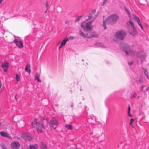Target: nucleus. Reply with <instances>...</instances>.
Wrapping results in <instances>:
<instances>
[{
	"label": "nucleus",
	"mask_w": 149,
	"mask_h": 149,
	"mask_svg": "<svg viewBox=\"0 0 149 149\" xmlns=\"http://www.w3.org/2000/svg\"><path fill=\"white\" fill-rule=\"evenodd\" d=\"M39 75L38 74H37L35 75V80H37V81L39 82H41V80L39 79Z\"/></svg>",
	"instance_id": "obj_18"
},
{
	"label": "nucleus",
	"mask_w": 149,
	"mask_h": 149,
	"mask_svg": "<svg viewBox=\"0 0 149 149\" xmlns=\"http://www.w3.org/2000/svg\"><path fill=\"white\" fill-rule=\"evenodd\" d=\"M126 54H128L127 53V52H126Z\"/></svg>",
	"instance_id": "obj_32"
},
{
	"label": "nucleus",
	"mask_w": 149,
	"mask_h": 149,
	"mask_svg": "<svg viewBox=\"0 0 149 149\" xmlns=\"http://www.w3.org/2000/svg\"><path fill=\"white\" fill-rule=\"evenodd\" d=\"M144 73H145L146 76L147 77V78L148 79H149L148 75V73L147 72V70H145V69H144Z\"/></svg>",
	"instance_id": "obj_22"
},
{
	"label": "nucleus",
	"mask_w": 149,
	"mask_h": 149,
	"mask_svg": "<svg viewBox=\"0 0 149 149\" xmlns=\"http://www.w3.org/2000/svg\"><path fill=\"white\" fill-rule=\"evenodd\" d=\"M119 17L116 14L111 15L108 17L105 20H104L103 26L104 29L106 28V25L108 24H113L116 22L119 19Z\"/></svg>",
	"instance_id": "obj_2"
},
{
	"label": "nucleus",
	"mask_w": 149,
	"mask_h": 149,
	"mask_svg": "<svg viewBox=\"0 0 149 149\" xmlns=\"http://www.w3.org/2000/svg\"><path fill=\"white\" fill-rule=\"evenodd\" d=\"M3 0H0V5L2 3V2L3 1Z\"/></svg>",
	"instance_id": "obj_29"
},
{
	"label": "nucleus",
	"mask_w": 149,
	"mask_h": 149,
	"mask_svg": "<svg viewBox=\"0 0 149 149\" xmlns=\"http://www.w3.org/2000/svg\"><path fill=\"white\" fill-rule=\"evenodd\" d=\"M68 40V39H66L65 38V39L63 40L61 42H59L58 43L57 45V46H59L58 47V49H60L63 47V46H65V45L67 42Z\"/></svg>",
	"instance_id": "obj_8"
},
{
	"label": "nucleus",
	"mask_w": 149,
	"mask_h": 149,
	"mask_svg": "<svg viewBox=\"0 0 149 149\" xmlns=\"http://www.w3.org/2000/svg\"><path fill=\"white\" fill-rule=\"evenodd\" d=\"M125 10L126 11L127 13L130 20H132V18H133L134 20L138 23V25L141 27L142 30H143V28L142 26V25L139 20V18L135 15L134 14H132L131 15H130L129 11L126 8H125Z\"/></svg>",
	"instance_id": "obj_4"
},
{
	"label": "nucleus",
	"mask_w": 149,
	"mask_h": 149,
	"mask_svg": "<svg viewBox=\"0 0 149 149\" xmlns=\"http://www.w3.org/2000/svg\"><path fill=\"white\" fill-rule=\"evenodd\" d=\"M128 116L130 117H132V115L130 114V112H129V111L128 112Z\"/></svg>",
	"instance_id": "obj_25"
},
{
	"label": "nucleus",
	"mask_w": 149,
	"mask_h": 149,
	"mask_svg": "<svg viewBox=\"0 0 149 149\" xmlns=\"http://www.w3.org/2000/svg\"><path fill=\"white\" fill-rule=\"evenodd\" d=\"M14 42L17 46L19 48H22L23 47V43L22 41V40L19 37H16L15 38L14 40Z\"/></svg>",
	"instance_id": "obj_7"
},
{
	"label": "nucleus",
	"mask_w": 149,
	"mask_h": 149,
	"mask_svg": "<svg viewBox=\"0 0 149 149\" xmlns=\"http://www.w3.org/2000/svg\"><path fill=\"white\" fill-rule=\"evenodd\" d=\"M148 67H149V65H148Z\"/></svg>",
	"instance_id": "obj_33"
},
{
	"label": "nucleus",
	"mask_w": 149,
	"mask_h": 149,
	"mask_svg": "<svg viewBox=\"0 0 149 149\" xmlns=\"http://www.w3.org/2000/svg\"><path fill=\"white\" fill-rule=\"evenodd\" d=\"M2 86V83L1 81H0V89L1 88Z\"/></svg>",
	"instance_id": "obj_27"
},
{
	"label": "nucleus",
	"mask_w": 149,
	"mask_h": 149,
	"mask_svg": "<svg viewBox=\"0 0 149 149\" xmlns=\"http://www.w3.org/2000/svg\"><path fill=\"white\" fill-rule=\"evenodd\" d=\"M2 149H7L6 147L4 146H2Z\"/></svg>",
	"instance_id": "obj_26"
},
{
	"label": "nucleus",
	"mask_w": 149,
	"mask_h": 149,
	"mask_svg": "<svg viewBox=\"0 0 149 149\" xmlns=\"http://www.w3.org/2000/svg\"><path fill=\"white\" fill-rule=\"evenodd\" d=\"M11 146L14 149H17L19 147V144L17 142H13L11 144Z\"/></svg>",
	"instance_id": "obj_10"
},
{
	"label": "nucleus",
	"mask_w": 149,
	"mask_h": 149,
	"mask_svg": "<svg viewBox=\"0 0 149 149\" xmlns=\"http://www.w3.org/2000/svg\"><path fill=\"white\" fill-rule=\"evenodd\" d=\"M21 137L22 138L24 139L27 141H30L32 139V138L30 136L28 133H24L22 134L21 135Z\"/></svg>",
	"instance_id": "obj_9"
},
{
	"label": "nucleus",
	"mask_w": 149,
	"mask_h": 149,
	"mask_svg": "<svg viewBox=\"0 0 149 149\" xmlns=\"http://www.w3.org/2000/svg\"><path fill=\"white\" fill-rule=\"evenodd\" d=\"M91 17L89 16L88 19L81 23V27L84 30L88 31L92 29L93 26L91 24L92 21L91 20Z\"/></svg>",
	"instance_id": "obj_3"
},
{
	"label": "nucleus",
	"mask_w": 149,
	"mask_h": 149,
	"mask_svg": "<svg viewBox=\"0 0 149 149\" xmlns=\"http://www.w3.org/2000/svg\"><path fill=\"white\" fill-rule=\"evenodd\" d=\"M125 35V32L123 30L118 31L116 33L115 37L116 38L122 40L124 38Z\"/></svg>",
	"instance_id": "obj_6"
},
{
	"label": "nucleus",
	"mask_w": 149,
	"mask_h": 149,
	"mask_svg": "<svg viewBox=\"0 0 149 149\" xmlns=\"http://www.w3.org/2000/svg\"><path fill=\"white\" fill-rule=\"evenodd\" d=\"M72 149H77V148H72Z\"/></svg>",
	"instance_id": "obj_31"
},
{
	"label": "nucleus",
	"mask_w": 149,
	"mask_h": 149,
	"mask_svg": "<svg viewBox=\"0 0 149 149\" xmlns=\"http://www.w3.org/2000/svg\"><path fill=\"white\" fill-rule=\"evenodd\" d=\"M41 149H47L46 145L42 143L41 145Z\"/></svg>",
	"instance_id": "obj_21"
},
{
	"label": "nucleus",
	"mask_w": 149,
	"mask_h": 149,
	"mask_svg": "<svg viewBox=\"0 0 149 149\" xmlns=\"http://www.w3.org/2000/svg\"><path fill=\"white\" fill-rule=\"evenodd\" d=\"M74 38V37H70L68 38H65L66 39H68V40H72Z\"/></svg>",
	"instance_id": "obj_23"
},
{
	"label": "nucleus",
	"mask_w": 149,
	"mask_h": 149,
	"mask_svg": "<svg viewBox=\"0 0 149 149\" xmlns=\"http://www.w3.org/2000/svg\"><path fill=\"white\" fill-rule=\"evenodd\" d=\"M79 35L84 38H89L94 36L93 35H88V34L85 35L81 31H80L79 32Z\"/></svg>",
	"instance_id": "obj_11"
},
{
	"label": "nucleus",
	"mask_w": 149,
	"mask_h": 149,
	"mask_svg": "<svg viewBox=\"0 0 149 149\" xmlns=\"http://www.w3.org/2000/svg\"><path fill=\"white\" fill-rule=\"evenodd\" d=\"M79 18L77 19L76 20V21H78L79 20Z\"/></svg>",
	"instance_id": "obj_30"
},
{
	"label": "nucleus",
	"mask_w": 149,
	"mask_h": 149,
	"mask_svg": "<svg viewBox=\"0 0 149 149\" xmlns=\"http://www.w3.org/2000/svg\"><path fill=\"white\" fill-rule=\"evenodd\" d=\"M127 25L129 26V31L130 34L134 36L136 35L137 32L134 27L133 23L130 21L127 23Z\"/></svg>",
	"instance_id": "obj_5"
},
{
	"label": "nucleus",
	"mask_w": 149,
	"mask_h": 149,
	"mask_svg": "<svg viewBox=\"0 0 149 149\" xmlns=\"http://www.w3.org/2000/svg\"><path fill=\"white\" fill-rule=\"evenodd\" d=\"M33 126L36 127L37 132L38 133L41 132L43 129L45 128L44 126L48 125H50L54 129H55L57 127L58 124V121L54 118H52L50 120H44L42 122H39L37 119H35L32 122Z\"/></svg>",
	"instance_id": "obj_1"
},
{
	"label": "nucleus",
	"mask_w": 149,
	"mask_h": 149,
	"mask_svg": "<svg viewBox=\"0 0 149 149\" xmlns=\"http://www.w3.org/2000/svg\"><path fill=\"white\" fill-rule=\"evenodd\" d=\"M65 127L69 130H72L73 128L72 126L71 125H66Z\"/></svg>",
	"instance_id": "obj_19"
},
{
	"label": "nucleus",
	"mask_w": 149,
	"mask_h": 149,
	"mask_svg": "<svg viewBox=\"0 0 149 149\" xmlns=\"http://www.w3.org/2000/svg\"><path fill=\"white\" fill-rule=\"evenodd\" d=\"M15 75V78L16 81V83L17 84H18V81H19L20 80L21 74L16 73Z\"/></svg>",
	"instance_id": "obj_14"
},
{
	"label": "nucleus",
	"mask_w": 149,
	"mask_h": 149,
	"mask_svg": "<svg viewBox=\"0 0 149 149\" xmlns=\"http://www.w3.org/2000/svg\"><path fill=\"white\" fill-rule=\"evenodd\" d=\"M9 66V64L8 63H3L2 64L1 66L3 68V70L6 72L8 70V68Z\"/></svg>",
	"instance_id": "obj_12"
},
{
	"label": "nucleus",
	"mask_w": 149,
	"mask_h": 149,
	"mask_svg": "<svg viewBox=\"0 0 149 149\" xmlns=\"http://www.w3.org/2000/svg\"><path fill=\"white\" fill-rule=\"evenodd\" d=\"M130 106H129V108H128V111L130 112Z\"/></svg>",
	"instance_id": "obj_28"
},
{
	"label": "nucleus",
	"mask_w": 149,
	"mask_h": 149,
	"mask_svg": "<svg viewBox=\"0 0 149 149\" xmlns=\"http://www.w3.org/2000/svg\"><path fill=\"white\" fill-rule=\"evenodd\" d=\"M38 148V146L36 144L34 145H30L29 146L30 149H37Z\"/></svg>",
	"instance_id": "obj_17"
},
{
	"label": "nucleus",
	"mask_w": 149,
	"mask_h": 149,
	"mask_svg": "<svg viewBox=\"0 0 149 149\" xmlns=\"http://www.w3.org/2000/svg\"><path fill=\"white\" fill-rule=\"evenodd\" d=\"M25 70L26 72H28L29 73H30L31 70L30 69V65H27L25 68Z\"/></svg>",
	"instance_id": "obj_16"
},
{
	"label": "nucleus",
	"mask_w": 149,
	"mask_h": 149,
	"mask_svg": "<svg viewBox=\"0 0 149 149\" xmlns=\"http://www.w3.org/2000/svg\"><path fill=\"white\" fill-rule=\"evenodd\" d=\"M0 134L2 136L9 138H10V136L9 135L4 132H0Z\"/></svg>",
	"instance_id": "obj_13"
},
{
	"label": "nucleus",
	"mask_w": 149,
	"mask_h": 149,
	"mask_svg": "<svg viewBox=\"0 0 149 149\" xmlns=\"http://www.w3.org/2000/svg\"><path fill=\"white\" fill-rule=\"evenodd\" d=\"M45 6L46 7H47V9L48 8V7L49 6V4L47 2H46V3H45Z\"/></svg>",
	"instance_id": "obj_24"
},
{
	"label": "nucleus",
	"mask_w": 149,
	"mask_h": 149,
	"mask_svg": "<svg viewBox=\"0 0 149 149\" xmlns=\"http://www.w3.org/2000/svg\"><path fill=\"white\" fill-rule=\"evenodd\" d=\"M134 120L133 118H131L130 120V124L131 126L132 127V128L134 127V126L133 125V123L134 121Z\"/></svg>",
	"instance_id": "obj_20"
},
{
	"label": "nucleus",
	"mask_w": 149,
	"mask_h": 149,
	"mask_svg": "<svg viewBox=\"0 0 149 149\" xmlns=\"http://www.w3.org/2000/svg\"><path fill=\"white\" fill-rule=\"evenodd\" d=\"M147 56V55L146 54H140L139 56L141 60L143 61L145 59Z\"/></svg>",
	"instance_id": "obj_15"
}]
</instances>
